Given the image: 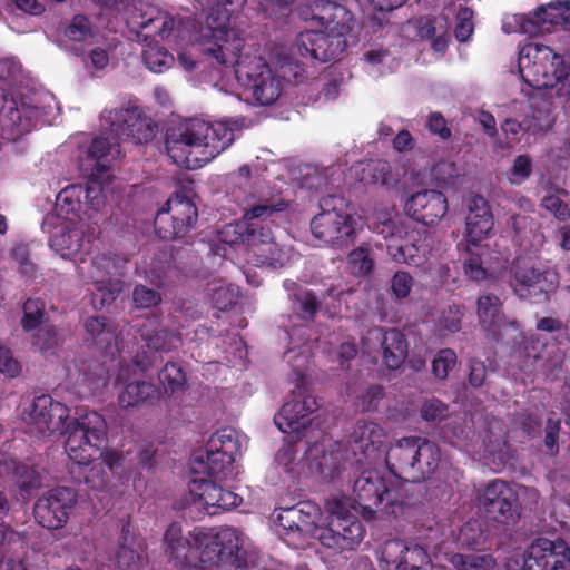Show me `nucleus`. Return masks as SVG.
Here are the masks:
<instances>
[{
	"label": "nucleus",
	"mask_w": 570,
	"mask_h": 570,
	"mask_svg": "<svg viewBox=\"0 0 570 570\" xmlns=\"http://www.w3.org/2000/svg\"><path fill=\"white\" fill-rule=\"evenodd\" d=\"M240 443L237 432L222 428L210 435L206 443V455L190 459V493L212 508L209 514L229 511L242 504L243 498L232 490L224 489L222 482L234 475V463L239 454Z\"/></svg>",
	"instance_id": "nucleus-1"
},
{
	"label": "nucleus",
	"mask_w": 570,
	"mask_h": 570,
	"mask_svg": "<svg viewBox=\"0 0 570 570\" xmlns=\"http://www.w3.org/2000/svg\"><path fill=\"white\" fill-rule=\"evenodd\" d=\"M229 37L222 48L205 42L203 60L219 70L234 68L237 81L259 105H273L282 92L281 78L273 72L264 58L240 55L245 45L244 38H238L233 32Z\"/></svg>",
	"instance_id": "nucleus-2"
},
{
	"label": "nucleus",
	"mask_w": 570,
	"mask_h": 570,
	"mask_svg": "<svg viewBox=\"0 0 570 570\" xmlns=\"http://www.w3.org/2000/svg\"><path fill=\"white\" fill-rule=\"evenodd\" d=\"M234 139V130L225 122L193 118L166 130L165 147L177 166L194 170L212 161Z\"/></svg>",
	"instance_id": "nucleus-3"
},
{
	"label": "nucleus",
	"mask_w": 570,
	"mask_h": 570,
	"mask_svg": "<svg viewBox=\"0 0 570 570\" xmlns=\"http://www.w3.org/2000/svg\"><path fill=\"white\" fill-rule=\"evenodd\" d=\"M287 207L288 203L282 198L261 200L245 212L240 223L227 226L226 234L232 232L234 237L225 242L246 244L252 247L257 265L273 268L283 266L286 255L274 240L269 223H273L274 217Z\"/></svg>",
	"instance_id": "nucleus-4"
},
{
	"label": "nucleus",
	"mask_w": 570,
	"mask_h": 570,
	"mask_svg": "<svg viewBox=\"0 0 570 570\" xmlns=\"http://www.w3.org/2000/svg\"><path fill=\"white\" fill-rule=\"evenodd\" d=\"M190 537L199 550L198 570H245L239 557L243 540L235 528H195Z\"/></svg>",
	"instance_id": "nucleus-5"
},
{
	"label": "nucleus",
	"mask_w": 570,
	"mask_h": 570,
	"mask_svg": "<svg viewBox=\"0 0 570 570\" xmlns=\"http://www.w3.org/2000/svg\"><path fill=\"white\" fill-rule=\"evenodd\" d=\"M426 527L417 528L415 542L400 539L387 540L381 552L390 570H431L430 549L438 547L442 540L441 529L434 518L428 517Z\"/></svg>",
	"instance_id": "nucleus-6"
},
{
	"label": "nucleus",
	"mask_w": 570,
	"mask_h": 570,
	"mask_svg": "<svg viewBox=\"0 0 570 570\" xmlns=\"http://www.w3.org/2000/svg\"><path fill=\"white\" fill-rule=\"evenodd\" d=\"M321 213L311 220L313 236L334 247H347L355 238V219L350 204L341 196L326 195L320 200Z\"/></svg>",
	"instance_id": "nucleus-7"
},
{
	"label": "nucleus",
	"mask_w": 570,
	"mask_h": 570,
	"mask_svg": "<svg viewBox=\"0 0 570 570\" xmlns=\"http://www.w3.org/2000/svg\"><path fill=\"white\" fill-rule=\"evenodd\" d=\"M65 451L72 463H88L107 446L106 420L96 411H86L71 422L67 421Z\"/></svg>",
	"instance_id": "nucleus-8"
},
{
	"label": "nucleus",
	"mask_w": 570,
	"mask_h": 570,
	"mask_svg": "<svg viewBox=\"0 0 570 570\" xmlns=\"http://www.w3.org/2000/svg\"><path fill=\"white\" fill-rule=\"evenodd\" d=\"M476 507L489 520L500 524H514L520 518L518 493L501 479L487 483L476 491Z\"/></svg>",
	"instance_id": "nucleus-9"
},
{
	"label": "nucleus",
	"mask_w": 570,
	"mask_h": 570,
	"mask_svg": "<svg viewBox=\"0 0 570 570\" xmlns=\"http://www.w3.org/2000/svg\"><path fill=\"white\" fill-rule=\"evenodd\" d=\"M69 413L67 405L55 401L49 394H41L23 409L22 421L29 434L45 439L67 429Z\"/></svg>",
	"instance_id": "nucleus-10"
},
{
	"label": "nucleus",
	"mask_w": 570,
	"mask_h": 570,
	"mask_svg": "<svg viewBox=\"0 0 570 570\" xmlns=\"http://www.w3.org/2000/svg\"><path fill=\"white\" fill-rule=\"evenodd\" d=\"M198 219L196 205L185 195L170 197L155 217V233L160 239H181L195 227Z\"/></svg>",
	"instance_id": "nucleus-11"
},
{
	"label": "nucleus",
	"mask_w": 570,
	"mask_h": 570,
	"mask_svg": "<svg viewBox=\"0 0 570 570\" xmlns=\"http://www.w3.org/2000/svg\"><path fill=\"white\" fill-rule=\"evenodd\" d=\"M513 293L535 304L550 301L559 287V274L547 266L523 265L513 269L510 279Z\"/></svg>",
	"instance_id": "nucleus-12"
},
{
	"label": "nucleus",
	"mask_w": 570,
	"mask_h": 570,
	"mask_svg": "<svg viewBox=\"0 0 570 570\" xmlns=\"http://www.w3.org/2000/svg\"><path fill=\"white\" fill-rule=\"evenodd\" d=\"M332 515L328 527L323 529L318 539L324 547L337 551L354 550L364 539L365 528L356 514L345 508L341 500L332 502Z\"/></svg>",
	"instance_id": "nucleus-13"
},
{
	"label": "nucleus",
	"mask_w": 570,
	"mask_h": 570,
	"mask_svg": "<svg viewBox=\"0 0 570 570\" xmlns=\"http://www.w3.org/2000/svg\"><path fill=\"white\" fill-rule=\"evenodd\" d=\"M317 409L316 397L303 384H297L292 392V400L284 403L275 414L274 423L283 433H291L294 441H298L311 425L308 416Z\"/></svg>",
	"instance_id": "nucleus-14"
},
{
	"label": "nucleus",
	"mask_w": 570,
	"mask_h": 570,
	"mask_svg": "<svg viewBox=\"0 0 570 570\" xmlns=\"http://www.w3.org/2000/svg\"><path fill=\"white\" fill-rule=\"evenodd\" d=\"M247 0H217L214 9L206 18V23L198 30L196 37V47L200 56L204 55L205 42H210L217 48H222L230 38L229 33H236L238 38H244L237 29L230 28L232 17L240 11Z\"/></svg>",
	"instance_id": "nucleus-15"
},
{
	"label": "nucleus",
	"mask_w": 570,
	"mask_h": 570,
	"mask_svg": "<svg viewBox=\"0 0 570 570\" xmlns=\"http://www.w3.org/2000/svg\"><path fill=\"white\" fill-rule=\"evenodd\" d=\"M77 501V493L68 487L50 489L37 499L35 518L42 528L61 529L67 524Z\"/></svg>",
	"instance_id": "nucleus-16"
},
{
	"label": "nucleus",
	"mask_w": 570,
	"mask_h": 570,
	"mask_svg": "<svg viewBox=\"0 0 570 570\" xmlns=\"http://www.w3.org/2000/svg\"><path fill=\"white\" fill-rule=\"evenodd\" d=\"M384 430L374 422L358 421L348 439L355 465H375L385 453Z\"/></svg>",
	"instance_id": "nucleus-17"
},
{
	"label": "nucleus",
	"mask_w": 570,
	"mask_h": 570,
	"mask_svg": "<svg viewBox=\"0 0 570 570\" xmlns=\"http://www.w3.org/2000/svg\"><path fill=\"white\" fill-rule=\"evenodd\" d=\"M360 474L353 484L355 502L364 512H373L384 502L394 505L395 499L392 490L386 485L384 476L374 465H356Z\"/></svg>",
	"instance_id": "nucleus-18"
},
{
	"label": "nucleus",
	"mask_w": 570,
	"mask_h": 570,
	"mask_svg": "<svg viewBox=\"0 0 570 570\" xmlns=\"http://www.w3.org/2000/svg\"><path fill=\"white\" fill-rule=\"evenodd\" d=\"M520 570H570V548L560 538H539L525 550Z\"/></svg>",
	"instance_id": "nucleus-19"
},
{
	"label": "nucleus",
	"mask_w": 570,
	"mask_h": 570,
	"mask_svg": "<svg viewBox=\"0 0 570 570\" xmlns=\"http://www.w3.org/2000/svg\"><path fill=\"white\" fill-rule=\"evenodd\" d=\"M518 31L529 37L550 32L554 26H570V0H556L528 14H517Z\"/></svg>",
	"instance_id": "nucleus-20"
},
{
	"label": "nucleus",
	"mask_w": 570,
	"mask_h": 570,
	"mask_svg": "<svg viewBox=\"0 0 570 570\" xmlns=\"http://www.w3.org/2000/svg\"><path fill=\"white\" fill-rule=\"evenodd\" d=\"M110 118L111 131L136 145L153 140L157 131L156 122L137 106L116 109Z\"/></svg>",
	"instance_id": "nucleus-21"
},
{
	"label": "nucleus",
	"mask_w": 570,
	"mask_h": 570,
	"mask_svg": "<svg viewBox=\"0 0 570 570\" xmlns=\"http://www.w3.org/2000/svg\"><path fill=\"white\" fill-rule=\"evenodd\" d=\"M295 45L299 55L315 61L336 60L347 47L346 37L324 30H305L298 33Z\"/></svg>",
	"instance_id": "nucleus-22"
},
{
	"label": "nucleus",
	"mask_w": 570,
	"mask_h": 570,
	"mask_svg": "<svg viewBox=\"0 0 570 570\" xmlns=\"http://www.w3.org/2000/svg\"><path fill=\"white\" fill-rule=\"evenodd\" d=\"M322 519L321 508L312 501H302L282 509L276 517L281 537H304L314 534Z\"/></svg>",
	"instance_id": "nucleus-23"
},
{
	"label": "nucleus",
	"mask_w": 570,
	"mask_h": 570,
	"mask_svg": "<svg viewBox=\"0 0 570 570\" xmlns=\"http://www.w3.org/2000/svg\"><path fill=\"white\" fill-rule=\"evenodd\" d=\"M448 199L439 190L424 189L411 195L404 205L405 214L426 226L436 225L448 212Z\"/></svg>",
	"instance_id": "nucleus-24"
},
{
	"label": "nucleus",
	"mask_w": 570,
	"mask_h": 570,
	"mask_svg": "<svg viewBox=\"0 0 570 570\" xmlns=\"http://www.w3.org/2000/svg\"><path fill=\"white\" fill-rule=\"evenodd\" d=\"M366 340L375 341L380 346L383 364L389 370H397L404 363L409 353V343L403 332L397 328L376 326L367 332Z\"/></svg>",
	"instance_id": "nucleus-25"
},
{
	"label": "nucleus",
	"mask_w": 570,
	"mask_h": 570,
	"mask_svg": "<svg viewBox=\"0 0 570 570\" xmlns=\"http://www.w3.org/2000/svg\"><path fill=\"white\" fill-rule=\"evenodd\" d=\"M417 445L419 436H407L397 440L385 451L384 461L395 478L405 482L413 481Z\"/></svg>",
	"instance_id": "nucleus-26"
},
{
	"label": "nucleus",
	"mask_w": 570,
	"mask_h": 570,
	"mask_svg": "<svg viewBox=\"0 0 570 570\" xmlns=\"http://www.w3.org/2000/svg\"><path fill=\"white\" fill-rule=\"evenodd\" d=\"M312 20H315L331 35L343 37L352 29L353 16L346 7L330 0H316L309 7Z\"/></svg>",
	"instance_id": "nucleus-27"
},
{
	"label": "nucleus",
	"mask_w": 570,
	"mask_h": 570,
	"mask_svg": "<svg viewBox=\"0 0 570 570\" xmlns=\"http://www.w3.org/2000/svg\"><path fill=\"white\" fill-rule=\"evenodd\" d=\"M466 239L478 245L493 228L494 219L488 200L481 195H472L468 202Z\"/></svg>",
	"instance_id": "nucleus-28"
},
{
	"label": "nucleus",
	"mask_w": 570,
	"mask_h": 570,
	"mask_svg": "<svg viewBox=\"0 0 570 570\" xmlns=\"http://www.w3.org/2000/svg\"><path fill=\"white\" fill-rule=\"evenodd\" d=\"M394 224L386 222L383 224V229L380 233L389 230V236H384L387 240L386 250L390 257L399 264H406L410 266H421L426 261V246L407 238L394 236Z\"/></svg>",
	"instance_id": "nucleus-29"
},
{
	"label": "nucleus",
	"mask_w": 570,
	"mask_h": 570,
	"mask_svg": "<svg viewBox=\"0 0 570 570\" xmlns=\"http://www.w3.org/2000/svg\"><path fill=\"white\" fill-rule=\"evenodd\" d=\"M179 21L180 19L169 12L148 3L136 7L131 16L132 24L140 29H150L153 35L161 39L168 38Z\"/></svg>",
	"instance_id": "nucleus-30"
},
{
	"label": "nucleus",
	"mask_w": 570,
	"mask_h": 570,
	"mask_svg": "<svg viewBox=\"0 0 570 570\" xmlns=\"http://www.w3.org/2000/svg\"><path fill=\"white\" fill-rule=\"evenodd\" d=\"M146 346L154 352H170L181 344L178 331L164 326L157 317L149 318L140 330Z\"/></svg>",
	"instance_id": "nucleus-31"
},
{
	"label": "nucleus",
	"mask_w": 570,
	"mask_h": 570,
	"mask_svg": "<svg viewBox=\"0 0 570 570\" xmlns=\"http://www.w3.org/2000/svg\"><path fill=\"white\" fill-rule=\"evenodd\" d=\"M160 397V391L151 383L136 380L125 384L118 394V404L124 410L154 405Z\"/></svg>",
	"instance_id": "nucleus-32"
},
{
	"label": "nucleus",
	"mask_w": 570,
	"mask_h": 570,
	"mask_svg": "<svg viewBox=\"0 0 570 570\" xmlns=\"http://www.w3.org/2000/svg\"><path fill=\"white\" fill-rule=\"evenodd\" d=\"M292 312L304 322H313L321 308V298L309 288L295 282H284Z\"/></svg>",
	"instance_id": "nucleus-33"
},
{
	"label": "nucleus",
	"mask_w": 570,
	"mask_h": 570,
	"mask_svg": "<svg viewBox=\"0 0 570 570\" xmlns=\"http://www.w3.org/2000/svg\"><path fill=\"white\" fill-rule=\"evenodd\" d=\"M120 155V145L108 137H96L90 142L86 160L91 167V175L98 177L108 173L111 163Z\"/></svg>",
	"instance_id": "nucleus-34"
},
{
	"label": "nucleus",
	"mask_w": 570,
	"mask_h": 570,
	"mask_svg": "<svg viewBox=\"0 0 570 570\" xmlns=\"http://www.w3.org/2000/svg\"><path fill=\"white\" fill-rule=\"evenodd\" d=\"M128 259L111 252L96 254L90 264L88 282L105 283V281L120 278L126 269Z\"/></svg>",
	"instance_id": "nucleus-35"
},
{
	"label": "nucleus",
	"mask_w": 570,
	"mask_h": 570,
	"mask_svg": "<svg viewBox=\"0 0 570 570\" xmlns=\"http://www.w3.org/2000/svg\"><path fill=\"white\" fill-rule=\"evenodd\" d=\"M417 454L415 458V473L412 483L423 482L431 479L441 465V449L428 439L419 438Z\"/></svg>",
	"instance_id": "nucleus-36"
},
{
	"label": "nucleus",
	"mask_w": 570,
	"mask_h": 570,
	"mask_svg": "<svg viewBox=\"0 0 570 570\" xmlns=\"http://www.w3.org/2000/svg\"><path fill=\"white\" fill-rule=\"evenodd\" d=\"M70 474L76 482L86 485L90 490H105L110 481L109 472L104 463L97 462V458L88 463H72Z\"/></svg>",
	"instance_id": "nucleus-37"
},
{
	"label": "nucleus",
	"mask_w": 570,
	"mask_h": 570,
	"mask_svg": "<svg viewBox=\"0 0 570 570\" xmlns=\"http://www.w3.org/2000/svg\"><path fill=\"white\" fill-rule=\"evenodd\" d=\"M476 314L481 327L495 336L504 324L502 303L494 294L481 295L476 301Z\"/></svg>",
	"instance_id": "nucleus-38"
},
{
	"label": "nucleus",
	"mask_w": 570,
	"mask_h": 570,
	"mask_svg": "<svg viewBox=\"0 0 570 570\" xmlns=\"http://www.w3.org/2000/svg\"><path fill=\"white\" fill-rule=\"evenodd\" d=\"M83 191L82 185H69L60 190L56 197L57 215L70 222L81 219Z\"/></svg>",
	"instance_id": "nucleus-39"
},
{
	"label": "nucleus",
	"mask_w": 570,
	"mask_h": 570,
	"mask_svg": "<svg viewBox=\"0 0 570 570\" xmlns=\"http://www.w3.org/2000/svg\"><path fill=\"white\" fill-rule=\"evenodd\" d=\"M361 180L365 184L380 185L391 190L400 184V175L392 170V166L387 160L374 159L363 167Z\"/></svg>",
	"instance_id": "nucleus-40"
},
{
	"label": "nucleus",
	"mask_w": 570,
	"mask_h": 570,
	"mask_svg": "<svg viewBox=\"0 0 570 570\" xmlns=\"http://www.w3.org/2000/svg\"><path fill=\"white\" fill-rule=\"evenodd\" d=\"M142 61L154 73H163L175 63L174 56L158 42H148L142 51Z\"/></svg>",
	"instance_id": "nucleus-41"
},
{
	"label": "nucleus",
	"mask_w": 570,
	"mask_h": 570,
	"mask_svg": "<svg viewBox=\"0 0 570 570\" xmlns=\"http://www.w3.org/2000/svg\"><path fill=\"white\" fill-rule=\"evenodd\" d=\"M85 234L79 228H66L56 234L51 239L52 247L61 254V256H72L85 250Z\"/></svg>",
	"instance_id": "nucleus-42"
},
{
	"label": "nucleus",
	"mask_w": 570,
	"mask_h": 570,
	"mask_svg": "<svg viewBox=\"0 0 570 570\" xmlns=\"http://www.w3.org/2000/svg\"><path fill=\"white\" fill-rule=\"evenodd\" d=\"M158 381L166 394L183 392L187 387V375L177 362H167L158 373Z\"/></svg>",
	"instance_id": "nucleus-43"
},
{
	"label": "nucleus",
	"mask_w": 570,
	"mask_h": 570,
	"mask_svg": "<svg viewBox=\"0 0 570 570\" xmlns=\"http://www.w3.org/2000/svg\"><path fill=\"white\" fill-rule=\"evenodd\" d=\"M85 328L92 342L100 347L109 346L115 340L114 326L105 316H91L87 318Z\"/></svg>",
	"instance_id": "nucleus-44"
},
{
	"label": "nucleus",
	"mask_w": 570,
	"mask_h": 570,
	"mask_svg": "<svg viewBox=\"0 0 570 570\" xmlns=\"http://www.w3.org/2000/svg\"><path fill=\"white\" fill-rule=\"evenodd\" d=\"M13 479L22 495H29L33 490L39 489L42 480L36 466L23 462L14 463Z\"/></svg>",
	"instance_id": "nucleus-45"
},
{
	"label": "nucleus",
	"mask_w": 570,
	"mask_h": 570,
	"mask_svg": "<svg viewBox=\"0 0 570 570\" xmlns=\"http://www.w3.org/2000/svg\"><path fill=\"white\" fill-rule=\"evenodd\" d=\"M534 360L547 376H556L562 368L564 356L558 346L544 345Z\"/></svg>",
	"instance_id": "nucleus-46"
},
{
	"label": "nucleus",
	"mask_w": 570,
	"mask_h": 570,
	"mask_svg": "<svg viewBox=\"0 0 570 570\" xmlns=\"http://www.w3.org/2000/svg\"><path fill=\"white\" fill-rule=\"evenodd\" d=\"M347 264L354 276H368L374 268V259L371 256L370 247L361 245L354 248L347 256Z\"/></svg>",
	"instance_id": "nucleus-47"
},
{
	"label": "nucleus",
	"mask_w": 570,
	"mask_h": 570,
	"mask_svg": "<svg viewBox=\"0 0 570 570\" xmlns=\"http://www.w3.org/2000/svg\"><path fill=\"white\" fill-rule=\"evenodd\" d=\"M45 302L39 298H28L23 303L21 326L24 332L38 328L46 320Z\"/></svg>",
	"instance_id": "nucleus-48"
},
{
	"label": "nucleus",
	"mask_w": 570,
	"mask_h": 570,
	"mask_svg": "<svg viewBox=\"0 0 570 570\" xmlns=\"http://www.w3.org/2000/svg\"><path fill=\"white\" fill-rule=\"evenodd\" d=\"M451 563L456 570H490L494 559L485 553H455L451 557Z\"/></svg>",
	"instance_id": "nucleus-49"
},
{
	"label": "nucleus",
	"mask_w": 570,
	"mask_h": 570,
	"mask_svg": "<svg viewBox=\"0 0 570 570\" xmlns=\"http://www.w3.org/2000/svg\"><path fill=\"white\" fill-rule=\"evenodd\" d=\"M449 415V405L434 396L425 399L420 406V416L425 422L439 424Z\"/></svg>",
	"instance_id": "nucleus-50"
},
{
	"label": "nucleus",
	"mask_w": 570,
	"mask_h": 570,
	"mask_svg": "<svg viewBox=\"0 0 570 570\" xmlns=\"http://www.w3.org/2000/svg\"><path fill=\"white\" fill-rule=\"evenodd\" d=\"M98 285L97 293L92 296L95 306L110 305L114 303L124 289V282L120 278L105 281V283H96Z\"/></svg>",
	"instance_id": "nucleus-51"
},
{
	"label": "nucleus",
	"mask_w": 570,
	"mask_h": 570,
	"mask_svg": "<svg viewBox=\"0 0 570 570\" xmlns=\"http://www.w3.org/2000/svg\"><path fill=\"white\" fill-rule=\"evenodd\" d=\"M63 35L70 41L81 42L92 36V24L85 14H76L63 28Z\"/></svg>",
	"instance_id": "nucleus-52"
},
{
	"label": "nucleus",
	"mask_w": 570,
	"mask_h": 570,
	"mask_svg": "<svg viewBox=\"0 0 570 570\" xmlns=\"http://www.w3.org/2000/svg\"><path fill=\"white\" fill-rule=\"evenodd\" d=\"M459 176L460 170L456 164L449 160L436 163L431 170V177L439 187L454 185Z\"/></svg>",
	"instance_id": "nucleus-53"
},
{
	"label": "nucleus",
	"mask_w": 570,
	"mask_h": 570,
	"mask_svg": "<svg viewBox=\"0 0 570 570\" xmlns=\"http://www.w3.org/2000/svg\"><path fill=\"white\" fill-rule=\"evenodd\" d=\"M458 363V355L452 348L440 350L432 361V372L439 380H445Z\"/></svg>",
	"instance_id": "nucleus-54"
},
{
	"label": "nucleus",
	"mask_w": 570,
	"mask_h": 570,
	"mask_svg": "<svg viewBox=\"0 0 570 570\" xmlns=\"http://www.w3.org/2000/svg\"><path fill=\"white\" fill-rule=\"evenodd\" d=\"M194 547L188 538H183L165 548L166 554L175 562L176 567L184 568L191 563Z\"/></svg>",
	"instance_id": "nucleus-55"
},
{
	"label": "nucleus",
	"mask_w": 570,
	"mask_h": 570,
	"mask_svg": "<svg viewBox=\"0 0 570 570\" xmlns=\"http://www.w3.org/2000/svg\"><path fill=\"white\" fill-rule=\"evenodd\" d=\"M82 194V214H85L88 218H92L94 214L99 212L100 208L105 205V196L102 194V188L98 185H87L83 186Z\"/></svg>",
	"instance_id": "nucleus-56"
},
{
	"label": "nucleus",
	"mask_w": 570,
	"mask_h": 570,
	"mask_svg": "<svg viewBox=\"0 0 570 570\" xmlns=\"http://www.w3.org/2000/svg\"><path fill=\"white\" fill-rule=\"evenodd\" d=\"M485 537L476 521L464 523L459 532L458 541L468 549H478L484 543Z\"/></svg>",
	"instance_id": "nucleus-57"
},
{
	"label": "nucleus",
	"mask_w": 570,
	"mask_h": 570,
	"mask_svg": "<svg viewBox=\"0 0 570 570\" xmlns=\"http://www.w3.org/2000/svg\"><path fill=\"white\" fill-rule=\"evenodd\" d=\"M473 11L468 7H460L456 13L454 36L458 41L465 42L473 33Z\"/></svg>",
	"instance_id": "nucleus-58"
},
{
	"label": "nucleus",
	"mask_w": 570,
	"mask_h": 570,
	"mask_svg": "<svg viewBox=\"0 0 570 570\" xmlns=\"http://www.w3.org/2000/svg\"><path fill=\"white\" fill-rule=\"evenodd\" d=\"M161 302L159 292L149 288L146 285L138 284L132 291V303L137 308H150L157 306Z\"/></svg>",
	"instance_id": "nucleus-59"
},
{
	"label": "nucleus",
	"mask_w": 570,
	"mask_h": 570,
	"mask_svg": "<svg viewBox=\"0 0 570 570\" xmlns=\"http://www.w3.org/2000/svg\"><path fill=\"white\" fill-rule=\"evenodd\" d=\"M463 308L460 305H450L443 309L440 317V327L449 333H456L462 327Z\"/></svg>",
	"instance_id": "nucleus-60"
},
{
	"label": "nucleus",
	"mask_w": 570,
	"mask_h": 570,
	"mask_svg": "<svg viewBox=\"0 0 570 570\" xmlns=\"http://www.w3.org/2000/svg\"><path fill=\"white\" fill-rule=\"evenodd\" d=\"M279 71L281 77L288 82L299 83L305 79L304 66L293 58H284Z\"/></svg>",
	"instance_id": "nucleus-61"
},
{
	"label": "nucleus",
	"mask_w": 570,
	"mask_h": 570,
	"mask_svg": "<svg viewBox=\"0 0 570 570\" xmlns=\"http://www.w3.org/2000/svg\"><path fill=\"white\" fill-rule=\"evenodd\" d=\"M21 363L13 356L11 350L0 345V373L14 379L21 374Z\"/></svg>",
	"instance_id": "nucleus-62"
},
{
	"label": "nucleus",
	"mask_w": 570,
	"mask_h": 570,
	"mask_svg": "<svg viewBox=\"0 0 570 570\" xmlns=\"http://www.w3.org/2000/svg\"><path fill=\"white\" fill-rule=\"evenodd\" d=\"M542 207L551 213L560 222H566L570 218L569 205L558 195L551 194L543 197Z\"/></svg>",
	"instance_id": "nucleus-63"
},
{
	"label": "nucleus",
	"mask_w": 570,
	"mask_h": 570,
	"mask_svg": "<svg viewBox=\"0 0 570 570\" xmlns=\"http://www.w3.org/2000/svg\"><path fill=\"white\" fill-rule=\"evenodd\" d=\"M213 306L220 311H229L237 303V295L230 287L219 286L212 293Z\"/></svg>",
	"instance_id": "nucleus-64"
}]
</instances>
